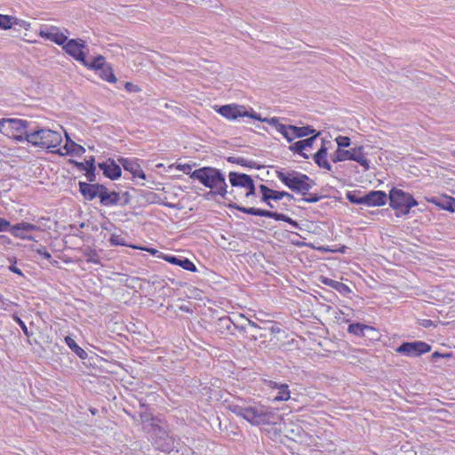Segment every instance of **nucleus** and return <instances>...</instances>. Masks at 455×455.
Segmentation results:
<instances>
[{"label": "nucleus", "mask_w": 455, "mask_h": 455, "mask_svg": "<svg viewBox=\"0 0 455 455\" xmlns=\"http://www.w3.org/2000/svg\"><path fill=\"white\" fill-rule=\"evenodd\" d=\"M38 35L42 38L54 42L58 45L63 44L68 40V36L55 26L41 28Z\"/></svg>", "instance_id": "ddd939ff"}, {"label": "nucleus", "mask_w": 455, "mask_h": 455, "mask_svg": "<svg viewBox=\"0 0 455 455\" xmlns=\"http://www.w3.org/2000/svg\"><path fill=\"white\" fill-rule=\"evenodd\" d=\"M177 168H178L179 170L182 171V172H185V173H188V172L191 171V169H192L191 165H190V164H178V165H177Z\"/></svg>", "instance_id": "5fc2aeb1"}, {"label": "nucleus", "mask_w": 455, "mask_h": 455, "mask_svg": "<svg viewBox=\"0 0 455 455\" xmlns=\"http://www.w3.org/2000/svg\"><path fill=\"white\" fill-rule=\"evenodd\" d=\"M291 225L294 228H299V223L295 220H292V223H291Z\"/></svg>", "instance_id": "774afa93"}, {"label": "nucleus", "mask_w": 455, "mask_h": 455, "mask_svg": "<svg viewBox=\"0 0 455 455\" xmlns=\"http://www.w3.org/2000/svg\"><path fill=\"white\" fill-rule=\"evenodd\" d=\"M373 328L368 326V325H365V324H363V323H351L349 324L348 326V332L349 333H352L355 336H364V331H372Z\"/></svg>", "instance_id": "cd10ccee"}, {"label": "nucleus", "mask_w": 455, "mask_h": 455, "mask_svg": "<svg viewBox=\"0 0 455 455\" xmlns=\"http://www.w3.org/2000/svg\"><path fill=\"white\" fill-rule=\"evenodd\" d=\"M88 168L86 169L85 176L87 180L91 182H94L96 180L95 175V166H94V158L91 157L90 160L87 161Z\"/></svg>", "instance_id": "2f4dec72"}, {"label": "nucleus", "mask_w": 455, "mask_h": 455, "mask_svg": "<svg viewBox=\"0 0 455 455\" xmlns=\"http://www.w3.org/2000/svg\"><path fill=\"white\" fill-rule=\"evenodd\" d=\"M124 87L129 92H139L140 91V88L136 84H133L132 83H130V82L125 83Z\"/></svg>", "instance_id": "864d4df0"}, {"label": "nucleus", "mask_w": 455, "mask_h": 455, "mask_svg": "<svg viewBox=\"0 0 455 455\" xmlns=\"http://www.w3.org/2000/svg\"><path fill=\"white\" fill-rule=\"evenodd\" d=\"M336 142L338 144V148H348L350 146V139L347 136H339L336 138Z\"/></svg>", "instance_id": "4c0bfd02"}, {"label": "nucleus", "mask_w": 455, "mask_h": 455, "mask_svg": "<svg viewBox=\"0 0 455 455\" xmlns=\"http://www.w3.org/2000/svg\"><path fill=\"white\" fill-rule=\"evenodd\" d=\"M290 129L291 130V142L295 138L307 137V136L311 135V134L315 132V130L313 129L309 125L302 126V127H298V126L292 125V127L290 128Z\"/></svg>", "instance_id": "393cba45"}, {"label": "nucleus", "mask_w": 455, "mask_h": 455, "mask_svg": "<svg viewBox=\"0 0 455 455\" xmlns=\"http://www.w3.org/2000/svg\"><path fill=\"white\" fill-rule=\"evenodd\" d=\"M20 238L21 239H28V240H31V241L34 240L33 236H31L29 235H26V234H25V237H20Z\"/></svg>", "instance_id": "69168bd1"}, {"label": "nucleus", "mask_w": 455, "mask_h": 455, "mask_svg": "<svg viewBox=\"0 0 455 455\" xmlns=\"http://www.w3.org/2000/svg\"><path fill=\"white\" fill-rule=\"evenodd\" d=\"M66 137H67V143L63 147V148H58L56 151L51 150V152L57 153L60 156H65V155H69V154L76 155V156H81L85 152L84 148L76 144V142L72 141L68 138L67 133H66Z\"/></svg>", "instance_id": "dca6fc26"}, {"label": "nucleus", "mask_w": 455, "mask_h": 455, "mask_svg": "<svg viewBox=\"0 0 455 455\" xmlns=\"http://www.w3.org/2000/svg\"><path fill=\"white\" fill-rule=\"evenodd\" d=\"M419 325L425 328H428L433 325V322L429 319H422L419 321Z\"/></svg>", "instance_id": "6e6d98bb"}, {"label": "nucleus", "mask_w": 455, "mask_h": 455, "mask_svg": "<svg viewBox=\"0 0 455 455\" xmlns=\"http://www.w3.org/2000/svg\"><path fill=\"white\" fill-rule=\"evenodd\" d=\"M321 199V196L316 194H308V196H304L301 201L307 203H316Z\"/></svg>", "instance_id": "a18cd8bd"}, {"label": "nucleus", "mask_w": 455, "mask_h": 455, "mask_svg": "<svg viewBox=\"0 0 455 455\" xmlns=\"http://www.w3.org/2000/svg\"><path fill=\"white\" fill-rule=\"evenodd\" d=\"M292 125H284L283 124H280L278 126H277V131L289 141L291 142V130L290 128H291Z\"/></svg>", "instance_id": "e433bc0d"}, {"label": "nucleus", "mask_w": 455, "mask_h": 455, "mask_svg": "<svg viewBox=\"0 0 455 455\" xmlns=\"http://www.w3.org/2000/svg\"><path fill=\"white\" fill-rule=\"evenodd\" d=\"M97 72L103 80H106L109 83L116 82V77L110 64H105L103 68H100Z\"/></svg>", "instance_id": "a878e982"}, {"label": "nucleus", "mask_w": 455, "mask_h": 455, "mask_svg": "<svg viewBox=\"0 0 455 455\" xmlns=\"http://www.w3.org/2000/svg\"><path fill=\"white\" fill-rule=\"evenodd\" d=\"M228 161L230 163H235L237 164H240L242 166H248V167H254L256 165L255 163L247 161L244 158L242 157H235V156H229L228 157Z\"/></svg>", "instance_id": "c9c22d12"}, {"label": "nucleus", "mask_w": 455, "mask_h": 455, "mask_svg": "<svg viewBox=\"0 0 455 455\" xmlns=\"http://www.w3.org/2000/svg\"><path fill=\"white\" fill-rule=\"evenodd\" d=\"M84 257L88 262L94 264H100V259L98 252L91 248H87L84 252Z\"/></svg>", "instance_id": "473e14b6"}, {"label": "nucleus", "mask_w": 455, "mask_h": 455, "mask_svg": "<svg viewBox=\"0 0 455 455\" xmlns=\"http://www.w3.org/2000/svg\"><path fill=\"white\" fill-rule=\"evenodd\" d=\"M39 229H40V228L36 225L26 223V222H21V223H18L17 225L13 226L11 228V233L16 237H25V233H20V230H25L29 233L31 231H36V230H39Z\"/></svg>", "instance_id": "b1692460"}, {"label": "nucleus", "mask_w": 455, "mask_h": 455, "mask_svg": "<svg viewBox=\"0 0 455 455\" xmlns=\"http://www.w3.org/2000/svg\"><path fill=\"white\" fill-rule=\"evenodd\" d=\"M13 16L0 14V28L7 30L13 26Z\"/></svg>", "instance_id": "72a5a7b5"}, {"label": "nucleus", "mask_w": 455, "mask_h": 455, "mask_svg": "<svg viewBox=\"0 0 455 455\" xmlns=\"http://www.w3.org/2000/svg\"><path fill=\"white\" fill-rule=\"evenodd\" d=\"M252 179L244 173L231 172L229 173V182L232 187H241L245 188Z\"/></svg>", "instance_id": "5701e85b"}, {"label": "nucleus", "mask_w": 455, "mask_h": 455, "mask_svg": "<svg viewBox=\"0 0 455 455\" xmlns=\"http://www.w3.org/2000/svg\"><path fill=\"white\" fill-rule=\"evenodd\" d=\"M13 319L20 325V327L21 328L24 334L27 337H29L31 335V333L28 331V327L25 324V323L17 315H13Z\"/></svg>", "instance_id": "79ce46f5"}, {"label": "nucleus", "mask_w": 455, "mask_h": 455, "mask_svg": "<svg viewBox=\"0 0 455 455\" xmlns=\"http://www.w3.org/2000/svg\"><path fill=\"white\" fill-rule=\"evenodd\" d=\"M145 250L147 251H148L149 253H151L152 255H157V257L162 254L159 251H157L156 249H154V248H148Z\"/></svg>", "instance_id": "680f3d73"}, {"label": "nucleus", "mask_w": 455, "mask_h": 455, "mask_svg": "<svg viewBox=\"0 0 455 455\" xmlns=\"http://www.w3.org/2000/svg\"><path fill=\"white\" fill-rule=\"evenodd\" d=\"M277 178L291 190L300 193L303 196L315 184L307 175L296 171H277Z\"/></svg>", "instance_id": "7ed1b4c3"}, {"label": "nucleus", "mask_w": 455, "mask_h": 455, "mask_svg": "<svg viewBox=\"0 0 455 455\" xmlns=\"http://www.w3.org/2000/svg\"><path fill=\"white\" fill-rule=\"evenodd\" d=\"M9 269L10 271H12V273H15V274H18L20 275H23L21 270L20 268H18L17 267H15L14 265H12L9 267Z\"/></svg>", "instance_id": "bf43d9fd"}, {"label": "nucleus", "mask_w": 455, "mask_h": 455, "mask_svg": "<svg viewBox=\"0 0 455 455\" xmlns=\"http://www.w3.org/2000/svg\"><path fill=\"white\" fill-rule=\"evenodd\" d=\"M79 191L85 200L92 201L97 196L100 198L101 191L104 189V185L99 183H87L79 181Z\"/></svg>", "instance_id": "4468645a"}, {"label": "nucleus", "mask_w": 455, "mask_h": 455, "mask_svg": "<svg viewBox=\"0 0 455 455\" xmlns=\"http://www.w3.org/2000/svg\"><path fill=\"white\" fill-rule=\"evenodd\" d=\"M327 148L323 144L320 149L313 156V159L320 168L331 171V165L327 161Z\"/></svg>", "instance_id": "4be33fe9"}, {"label": "nucleus", "mask_w": 455, "mask_h": 455, "mask_svg": "<svg viewBox=\"0 0 455 455\" xmlns=\"http://www.w3.org/2000/svg\"><path fill=\"white\" fill-rule=\"evenodd\" d=\"M255 120H259L262 123H267L274 127H275V129H277V126L280 124V122H279V119L277 117H272V118H268V117H265V118H262L259 115V118H254Z\"/></svg>", "instance_id": "58836bf2"}, {"label": "nucleus", "mask_w": 455, "mask_h": 455, "mask_svg": "<svg viewBox=\"0 0 455 455\" xmlns=\"http://www.w3.org/2000/svg\"><path fill=\"white\" fill-rule=\"evenodd\" d=\"M319 135H320V132H317L313 133V135L311 137L305 139V140H301L302 143H303L304 149L307 148H311Z\"/></svg>", "instance_id": "ea45409f"}, {"label": "nucleus", "mask_w": 455, "mask_h": 455, "mask_svg": "<svg viewBox=\"0 0 455 455\" xmlns=\"http://www.w3.org/2000/svg\"><path fill=\"white\" fill-rule=\"evenodd\" d=\"M119 163L123 165L124 169L130 172L134 178L138 177L146 180V174L140 168V164L133 160L121 157L118 159Z\"/></svg>", "instance_id": "aec40b11"}, {"label": "nucleus", "mask_w": 455, "mask_h": 455, "mask_svg": "<svg viewBox=\"0 0 455 455\" xmlns=\"http://www.w3.org/2000/svg\"><path fill=\"white\" fill-rule=\"evenodd\" d=\"M28 123L25 120L16 118H3L0 120V132L18 141L26 140V133Z\"/></svg>", "instance_id": "423d86ee"}, {"label": "nucleus", "mask_w": 455, "mask_h": 455, "mask_svg": "<svg viewBox=\"0 0 455 455\" xmlns=\"http://www.w3.org/2000/svg\"><path fill=\"white\" fill-rule=\"evenodd\" d=\"M87 161H85V163H78V162H75V164L76 165V167L79 169V170H85L88 168V165H87Z\"/></svg>", "instance_id": "4d7b16f0"}, {"label": "nucleus", "mask_w": 455, "mask_h": 455, "mask_svg": "<svg viewBox=\"0 0 455 455\" xmlns=\"http://www.w3.org/2000/svg\"><path fill=\"white\" fill-rule=\"evenodd\" d=\"M121 201V196L116 191H108L106 186L100 195V202L104 206L118 205Z\"/></svg>", "instance_id": "6ab92c4d"}, {"label": "nucleus", "mask_w": 455, "mask_h": 455, "mask_svg": "<svg viewBox=\"0 0 455 455\" xmlns=\"http://www.w3.org/2000/svg\"><path fill=\"white\" fill-rule=\"evenodd\" d=\"M228 410L236 416L242 417L251 425L270 424L275 419V414L260 404L245 406L232 403L228 405Z\"/></svg>", "instance_id": "f257e3e1"}, {"label": "nucleus", "mask_w": 455, "mask_h": 455, "mask_svg": "<svg viewBox=\"0 0 455 455\" xmlns=\"http://www.w3.org/2000/svg\"><path fill=\"white\" fill-rule=\"evenodd\" d=\"M158 257L162 258L163 259L166 260L167 262H169L171 264L180 266L186 270H188L191 272L196 271V267L195 266V264L187 258H178L176 256L165 255V254H161Z\"/></svg>", "instance_id": "a211bd4d"}, {"label": "nucleus", "mask_w": 455, "mask_h": 455, "mask_svg": "<svg viewBox=\"0 0 455 455\" xmlns=\"http://www.w3.org/2000/svg\"><path fill=\"white\" fill-rule=\"evenodd\" d=\"M38 254L42 255L44 259H50L52 258L51 253L47 251L45 246H40L35 250Z\"/></svg>", "instance_id": "49530a36"}, {"label": "nucleus", "mask_w": 455, "mask_h": 455, "mask_svg": "<svg viewBox=\"0 0 455 455\" xmlns=\"http://www.w3.org/2000/svg\"><path fill=\"white\" fill-rule=\"evenodd\" d=\"M290 399V390L287 384H282L278 388V395L274 398V401H287Z\"/></svg>", "instance_id": "7c9ffc66"}, {"label": "nucleus", "mask_w": 455, "mask_h": 455, "mask_svg": "<svg viewBox=\"0 0 455 455\" xmlns=\"http://www.w3.org/2000/svg\"><path fill=\"white\" fill-rule=\"evenodd\" d=\"M65 342L68 347L81 359H85L87 357V353L80 347L76 341L69 336L65 338Z\"/></svg>", "instance_id": "bb28decb"}, {"label": "nucleus", "mask_w": 455, "mask_h": 455, "mask_svg": "<svg viewBox=\"0 0 455 455\" xmlns=\"http://www.w3.org/2000/svg\"><path fill=\"white\" fill-rule=\"evenodd\" d=\"M0 239H2L4 243H10V239L5 235H0Z\"/></svg>", "instance_id": "0e129e2a"}, {"label": "nucleus", "mask_w": 455, "mask_h": 455, "mask_svg": "<svg viewBox=\"0 0 455 455\" xmlns=\"http://www.w3.org/2000/svg\"><path fill=\"white\" fill-rule=\"evenodd\" d=\"M349 311H351L350 308H346V311L345 310H340V314L343 315H346V316H349Z\"/></svg>", "instance_id": "e2e57ef3"}, {"label": "nucleus", "mask_w": 455, "mask_h": 455, "mask_svg": "<svg viewBox=\"0 0 455 455\" xmlns=\"http://www.w3.org/2000/svg\"><path fill=\"white\" fill-rule=\"evenodd\" d=\"M26 140L33 146L47 149L58 148L62 138L60 132L50 129H38L26 133Z\"/></svg>", "instance_id": "20e7f679"}, {"label": "nucleus", "mask_w": 455, "mask_h": 455, "mask_svg": "<svg viewBox=\"0 0 455 455\" xmlns=\"http://www.w3.org/2000/svg\"><path fill=\"white\" fill-rule=\"evenodd\" d=\"M218 112L223 116L224 117L229 120H235L237 117H250V118H259V114L254 112L252 109L251 111L247 110L244 106L230 104L225 105L219 108Z\"/></svg>", "instance_id": "6e6552de"}, {"label": "nucleus", "mask_w": 455, "mask_h": 455, "mask_svg": "<svg viewBox=\"0 0 455 455\" xmlns=\"http://www.w3.org/2000/svg\"><path fill=\"white\" fill-rule=\"evenodd\" d=\"M61 46L63 50L76 60L80 61L84 65H87V60L85 59V53L84 52V49L86 48V44L84 40L68 39Z\"/></svg>", "instance_id": "9b49d317"}, {"label": "nucleus", "mask_w": 455, "mask_h": 455, "mask_svg": "<svg viewBox=\"0 0 455 455\" xmlns=\"http://www.w3.org/2000/svg\"><path fill=\"white\" fill-rule=\"evenodd\" d=\"M99 168L103 171V174L111 179L116 180L122 174L121 168L114 160L108 159L104 163L99 164Z\"/></svg>", "instance_id": "f3484780"}, {"label": "nucleus", "mask_w": 455, "mask_h": 455, "mask_svg": "<svg viewBox=\"0 0 455 455\" xmlns=\"http://www.w3.org/2000/svg\"><path fill=\"white\" fill-rule=\"evenodd\" d=\"M229 206L231 208H234V209H235L241 212L246 213V214L260 216V217H267V218L274 219L275 220H283V221L289 223L290 225H291V223H292V220H293L289 216L284 215L283 213H278L275 212L261 210V209H257V208H253V207L247 208L244 206H240L235 204H230Z\"/></svg>", "instance_id": "9d476101"}, {"label": "nucleus", "mask_w": 455, "mask_h": 455, "mask_svg": "<svg viewBox=\"0 0 455 455\" xmlns=\"http://www.w3.org/2000/svg\"><path fill=\"white\" fill-rule=\"evenodd\" d=\"M190 177L199 180L203 185L214 190L213 193L222 197L228 193V184L224 175L218 169L203 167L194 171Z\"/></svg>", "instance_id": "f03ea898"}, {"label": "nucleus", "mask_w": 455, "mask_h": 455, "mask_svg": "<svg viewBox=\"0 0 455 455\" xmlns=\"http://www.w3.org/2000/svg\"><path fill=\"white\" fill-rule=\"evenodd\" d=\"M232 324V321L228 317H223L219 319V325L221 328H225L227 330H229L230 326Z\"/></svg>", "instance_id": "de8ad7c7"}, {"label": "nucleus", "mask_w": 455, "mask_h": 455, "mask_svg": "<svg viewBox=\"0 0 455 455\" xmlns=\"http://www.w3.org/2000/svg\"><path fill=\"white\" fill-rule=\"evenodd\" d=\"M430 350L431 346L423 341L403 342L396 348L397 353L411 357H418Z\"/></svg>", "instance_id": "f8f14e48"}, {"label": "nucleus", "mask_w": 455, "mask_h": 455, "mask_svg": "<svg viewBox=\"0 0 455 455\" xmlns=\"http://www.w3.org/2000/svg\"><path fill=\"white\" fill-rule=\"evenodd\" d=\"M109 242L112 245H124V238L117 235H112L110 236Z\"/></svg>", "instance_id": "37998d69"}, {"label": "nucleus", "mask_w": 455, "mask_h": 455, "mask_svg": "<svg viewBox=\"0 0 455 455\" xmlns=\"http://www.w3.org/2000/svg\"><path fill=\"white\" fill-rule=\"evenodd\" d=\"M387 194L380 190L371 191L364 196V204L370 206L384 205L387 202Z\"/></svg>", "instance_id": "412c9836"}, {"label": "nucleus", "mask_w": 455, "mask_h": 455, "mask_svg": "<svg viewBox=\"0 0 455 455\" xmlns=\"http://www.w3.org/2000/svg\"><path fill=\"white\" fill-rule=\"evenodd\" d=\"M367 153L364 151L363 146L355 147L351 149L338 148L331 155V161L333 163L343 162L346 160H352L358 163L363 167L364 171L370 169V161L366 157Z\"/></svg>", "instance_id": "0eeeda50"}, {"label": "nucleus", "mask_w": 455, "mask_h": 455, "mask_svg": "<svg viewBox=\"0 0 455 455\" xmlns=\"http://www.w3.org/2000/svg\"><path fill=\"white\" fill-rule=\"evenodd\" d=\"M323 283L325 284H328V285L331 286L332 288L336 289L340 293L345 294L347 292H350V289L343 283L331 280V279H325Z\"/></svg>", "instance_id": "c756f323"}, {"label": "nucleus", "mask_w": 455, "mask_h": 455, "mask_svg": "<svg viewBox=\"0 0 455 455\" xmlns=\"http://www.w3.org/2000/svg\"><path fill=\"white\" fill-rule=\"evenodd\" d=\"M245 189H247V191L245 193L246 197L255 195L256 189H255V185H254L253 180H251V182L246 186Z\"/></svg>", "instance_id": "8fccbe9b"}, {"label": "nucleus", "mask_w": 455, "mask_h": 455, "mask_svg": "<svg viewBox=\"0 0 455 455\" xmlns=\"http://www.w3.org/2000/svg\"><path fill=\"white\" fill-rule=\"evenodd\" d=\"M105 64H107L105 58L102 55H99L95 57L91 62L87 60V65L84 66L89 69L98 71L100 68H102Z\"/></svg>", "instance_id": "c85d7f7f"}, {"label": "nucleus", "mask_w": 455, "mask_h": 455, "mask_svg": "<svg viewBox=\"0 0 455 455\" xmlns=\"http://www.w3.org/2000/svg\"><path fill=\"white\" fill-rule=\"evenodd\" d=\"M289 149L294 153H299L305 159L308 158V156L303 152L304 148H303L302 140H299V141L291 144L289 147Z\"/></svg>", "instance_id": "f704fd0d"}, {"label": "nucleus", "mask_w": 455, "mask_h": 455, "mask_svg": "<svg viewBox=\"0 0 455 455\" xmlns=\"http://www.w3.org/2000/svg\"><path fill=\"white\" fill-rule=\"evenodd\" d=\"M129 203H130V196H129V193H128V192H125V193H124V194L121 196V201H120L119 204H120L121 206H125V205H127Z\"/></svg>", "instance_id": "603ef678"}, {"label": "nucleus", "mask_w": 455, "mask_h": 455, "mask_svg": "<svg viewBox=\"0 0 455 455\" xmlns=\"http://www.w3.org/2000/svg\"><path fill=\"white\" fill-rule=\"evenodd\" d=\"M248 323H249V324H250L251 326H252V327H258V325H257V323H256L255 322H252V321H251V320H248Z\"/></svg>", "instance_id": "338daca9"}, {"label": "nucleus", "mask_w": 455, "mask_h": 455, "mask_svg": "<svg viewBox=\"0 0 455 455\" xmlns=\"http://www.w3.org/2000/svg\"><path fill=\"white\" fill-rule=\"evenodd\" d=\"M349 202L356 204H364V196H358L355 194L347 193V195Z\"/></svg>", "instance_id": "a19ab883"}, {"label": "nucleus", "mask_w": 455, "mask_h": 455, "mask_svg": "<svg viewBox=\"0 0 455 455\" xmlns=\"http://www.w3.org/2000/svg\"><path fill=\"white\" fill-rule=\"evenodd\" d=\"M259 190L262 194L261 200L264 203H268V199H272L275 201L281 200L284 197H287L289 199H293V196L291 194L285 192V191H277V190L271 189L263 184L259 186Z\"/></svg>", "instance_id": "2eb2a0df"}, {"label": "nucleus", "mask_w": 455, "mask_h": 455, "mask_svg": "<svg viewBox=\"0 0 455 455\" xmlns=\"http://www.w3.org/2000/svg\"><path fill=\"white\" fill-rule=\"evenodd\" d=\"M389 204L395 210L396 216L406 215L411 207L418 205L411 194L395 188L389 192Z\"/></svg>", "instance_id": "39448f33"}, {"label": "nucleus", "mask_w": 455, "mask_h": 455, "mask_svg": "<svg viewBox=\"0 0 455 455\" xmlns=\"http://www.w3.org/2000/svg\"><path fill=\"white\" fill-rule=\"evenodd\" d=\"M445 356H446V357H449V356H450V355H448V354H447V355H444V354H441V353H439V352H435V353H433V354H432V358H433V360H436V358L445 357Z\"/></svg>", "instance_id": "052dcab7"}, {"label": "nucleus", "mask_w": 455, "mask_h": 455, "mask_svg": "<svg viewBox=\"0 0 455 455\" xmlns=\"http://www.w3.org/2000/svg\"><path fill=\"white\" fill-rule=\"evenodd\" d=\"M443 208L450 212H455V199L449 197L445 204L443 205Z\"/></svg>", "instance_id": "c03bdc74"}, {"label": "nucleus", "mask_w": 455, "mask_h": 455, "mask_svg": "<svg viewBox=\"0 0 455 455\" xmlns=\"http://www.w3.org/2000/svg\"><path fill=\"white\" fill-rule=\"evenodd\" d=\"M13 26L14 25H18L20 26V28H23L24 29H28L29 27H30V24L23 20H20L16 17H13Z\"/></svg>", "instance_id": "09e8293b"}, {"label": "nucleus", "mask_w": 455, "mask_h": 455, "mask_svg": "<svg viewBox=\"0 0 455 455\" xmlns=\"http://www.w3.org/2000/svg\"><path fill=\"white\" fill-rule=\"evenodd\" d=\"M11 227L10 221L0 218V232H4L8 230V228Z\"/></svg>", "instance_id": "3c124183"}, {"label": "nucleus", "mask_w": 455, "mask_h": 455, "mask_svg": "<svg viewBox=\"0 0 455 455\" xmlns=\"http://www.w3.org/2000/svg\"><path fill=\"white\" fill-rule=\"evenodd\" d=\"M267 386H268L269 387H271V388H276V389H278V388L280 387V386L282 385V384H279V383H277V382H275V381H272V380H268V381H267Z\"/></svg>", "instance_id": "13d9d810"}, {"label": "nucleus", "mask_w": 455, "mask_h": 455, "mask_svg": "<svg viewBox=\"0 0 455 455\" xmlns=\"http://www.w3.org/2000/svg\"><path fill=\"white\" fill-rule=\"evenodd\" d=\"M229 206L231 208H234V209H235L241 212L246 213V214L260 216V217H267V218L274 219L275 220H283V221L289 223L290 225H291V223H292V220H293L289 216L284 215L283 213H278L275 212L261 210V209H257V208H253V207L247 208L244 206H240L235 204H230Z\"/></svg>", "instance_id": "1a4fd4ad"}]
</instances>
